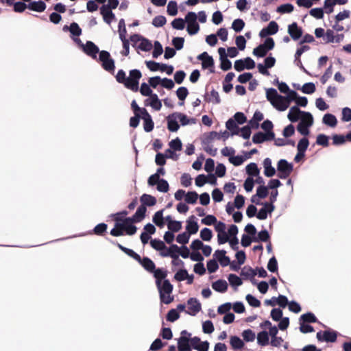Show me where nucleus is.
I'll return each mask as SVG.
<instances>
[{"mask_svg": "<svg viewBox=\"0 0 351 351\" xmlns=\"http://www.w3.org/2000/svg\"><path fill=\"white\" fill-rule=\"evenodd\" d=\"M141 77V72L138 69L131 70L128 77H126L125 72L123 70L120 69L115 76L119 83L123 84L125 87L134 92L138 90L139 80Z\"/></svg>", "mask_w": 351, "mask_h": 351, "instance_id": "1", "label": "nucleus"}, {"mask_svg": "<svg viewBox=\"0 0 351 351\" xmlns=\"http://www.w3.org/2000/svg\"><path fill=\"white\" fill-rule=\"evenodd\" d=\"M197 19V14L193 12H189L185 16V23H187L186 30L190 35H195L199 30Z\"/></svg>", "mask_w": 351, "mask_h": 351, "instance_id": "2", "label": "nucleus"}, {"mask_svg": "<svg viewBox=\"0 0 351 351\" xmlns=\"http://www.w3.org/2000/svg\"><path fill=\"white\" fill-rule=\"evenodd\" d=\"M99 60L101 62V65L104 70L108 72L114 71L115 68L114 61L110 58L109 52L107 51H100Z\"/></svg>", "mask_w": 351, "mask_h": 351, "instance_id": "3", "label": "nucleus"}, {"mask_svg": "<svg viewBox=\"0 0 351 351\" xmlns=\"http://www.w3.org/2000/svg\"><path fill=\"white\" fill-rule=\"evenodd\" d=\"M215 139H221V134L215 131L204 134L202 142L206 152H208V145Z\"/></svg>", "mask_w": 351, "mask_h": 351, "instance_id": "4", "label": "nucleus"}, {"mask_svg": "<svg viewBox=\"0 0 351 351\" xmlns=\"http://www.w3.org/2000/svg\"><path fill=\"white\" fill-rule=\"evenodd\" d=\"M166 119L167 122V129L172 132H177L180 128V125L178 124L179 117H178V112H173L171 114H169Z\"/></svg>", "mask_w": 351, "mask_h": 351, "instance_id": "5", "label": "nucleus"}, {"mask_svg": "<svg viewBox=\"0 0 351 351\" xmlns=\"http://www.w3.org/2000/svg\"><path fill=\"white\" fill-rule=\"evenodd\" d=\"M84 52L93 59L97 58V54L99 53V47L92 41H87L82 48Z\"/></svg>", "mask_w": 351, "mask_h": 351, "instance_id": "6", "label": "nucleus"}, {"mask_svg": "<svg viewBox=\"0 0 351 351\" xmlns=\"http://www.w3.org/2000/svg\"><path fill=\"white\" fill-rule=\"evenodd\" d=\"M275 134L274 132H261L256 133L253 137L252 141L254 143H261L267 141H271L274 139Z\"/></svg>", "mask_w": 351, "mask_h": 351, "instance_id": "7", "label": "nucleus"}, {"mask_svg": "<svg viewBox=\"0 0 351 351\" xmlns=\"http://www.w3.org/2000/svg\"><path fill=\"white\" fill-rule=\"evenodd\" d=\"M145 106H151L154 110L158 111L162 108V103L158 95L154 93L145 100Z\"/></svg>", "mask_w": 351, "mask_h": 351, "instance_id": "8", "label": "nucleus"}, {"mask_svg": "<svg viewBox=\"0 0 351 351\" xmlns=\"http://www.w3.org/2000/svg\"><path fill=\"white\" fill-rule=\"evenodd\" d=\"M187 304L189 305V308L188 311H186V313L191 315H195L201 311V304L196 298H191L188 300Z\"/></svg>", "mask_w": 351, "mask_h": 351, "instance_id": "9", "label": "nucleus"}, {"mask_svg": "<svg viewBox=\"0 0 351 351\" xmlns=\"http://www.w3.org/2000/svg\"><path fill=\"white\" fill-rule=\"evenodd\" d=\"M288 33L293 40H298L302 36V29L297 23L293 22L288 26Z\"/></svg>", "mask_w": 351, "mask_h": 351, "instance_id": "10", "label": "nucleus"}, {"mask_svg": "<svg viewBox=\"0 0 351 351\" xmlns=\"http://www.w3.org/2000/svg\"><path fill=\"white\" fill-rule=\"evenodd\" d=\"M293 168V165L288 162L285 159L280 160L277 165V170L278 172L285 176H289L292 172Z\"/></svg>", "mask_w": 351, "mask_h": 351, "instance_id": "11", "label": "nucleus"}, {"mask_svg": "<svg viewBox=\"0 0 351 351\" xmlns=\"http://www.w3.org/2000/svg\"><path fill=\"white\" fill-rule=\"evenodd\" d=\"M146 211V207L144 205H141L135 214L131 217H126V220L130 222H141L145 218Z\"/></svg>", "mask_w": 351, "mask_h": 351, "instance_id": "12", "label": "nucleus"}, {"mask_svg": "<svg viewBox=\"0 0 351 351\" xmlns=\"http://www.w3.org/2000/svg\"><path fill=\"white\" fill-rule=\"evenodd\" d=\"M264 207L259 210L256 215V217L260 220H264L267 217V213H271L274 211L275 207L274 204L265 202L263 204Z\"/></svg>", "mask_w": 351, "mask_h": 351, "instance_id": "13", "label": "nucleus"}, {"mask_svg": "<svg viewBox=\"0 0 351 351\" xmlns=\"http://www.w3.org/2000/svg\"><path fill=\"white\" fill-rule=\"evenodd\" d=\"M257 274L256 270L252 269L251 267L245 266L241 272V276L244 279L250 278V280L253 285H256V281L254 278V277Z\"/></svg>", "mask_w": 351, "mask_h": 351, "instance_id": "14", "label": "nucleus"}, {"mask_svg": "<svg viewBox=\"0 0 351 351\" xmlns=\"http://www.w3.org/2000/svg\"><path fill=\"white\" fill-rule=\"evenodd\" d=\"M143 120V128L146 132H149L153 130L154 123L152 119L151 115L149 114L147 110L144 111V114H142V118Z\"/></svg>", "mask_w": 351, "mask_h": 351, "instance_id": "15", "label": "nucleus"}, {"mask_svg": "<svg viewBox=\"0 0 351 351\" xmlns=\"http://www.w3.org/2000/svg\"><path fill=\"white\" fill-rule=\"evenodd\" d=\"M197 59L202 61L203 69H208L213 67L214 65V60L213 58L208 54L207 52H203L197 56Z\"/></svg>", "mask_w": 351, "mask_h": 351, "instance_id": "16", "label": "nucleus"}, {"mask_svg": "<svg viewBox=\"0 0 351 351\" xmlns=\"http://www.w3.org/2000/svg\"><path fill=\"white\" fill-rule=\"evenodd\" d=\"M226 252L225 250H217L214 253V256L220 263L221 265L226 267L230 263V259L228 256H226Z\"/></svg>", "mask_w": 351, "mask_h": 351, "instance_id": "17", "label": "nucleus"}, {"mask_svg": "<svg viewBox=\"0 0 351 351\" xmlns=\"http://www.w3.org/2000/svg\"><path fill=\"white\" fill-rule=\"evenodd\" d=\"M276 109L279 111H285L289 108V104L285 100L284 96L280 95L271 104Z\"/></svg>", "mask_w": 351, "mask_h": 351, "instance_id": "18", "label": "nucleus"}, {"mask_svg": "<svg viewBox=\"0 0 351 351\" xmlns=\"http://www.w3.org/2000/svg\"><path fill=\"white\" fill-rule=\"evenodd\" d=\"M111 10L106 6L100 8V13L103 16L104 21L108 24H110L115 19V15Z\"/></svg>", "mask_w": 351, "mask_h": 351, "instance_id": "19", "label": "nucleus"}, {"mask_svg": "<svg viewBox=\"0 0 351 351\" xmlns=\"http://www.w3.org/2000/svg\"><path fill=\"white\" fill-rule=\"evenodd\" d=\"M180 247L176 244H172L166 252H161L160 255L163 257L170 256L172 258H177Z\"/></svg>", "mask_w": 351, "mask_h": 351, "instance_id": "20", "label": "nucleus"}, {"mask_svg": "<svg viewBox=\"0 0 351 351\" xmlns=\"http://www.w3.org/2000/svg\"><path fill=\"white\" fill-rule=\"evenodd\" d=\"M303 112L298 106H293L290 108L287 117L291 122L294 123L299 120Z\"/></svg>", "mask_w": 351, "mask_h": 351, "instance_id": "21", "label": "nucleus"}, {"mask_svg": "<svg viewBox=\"0 0 351 351\" xmlns=\"http://www.w3.org/2000/svg\"><path fill=\"white\" fill-rule=\"evenodd\" d=\"M138 262L145 269L148 271L149 272H153L156 268L154 263L148 257L141 258L140 256V259L136 261Z\"/></svg>", "mask_w": 351, "mask_h": 351, "instance_id": "22", "label": "nucleus"}, {"mask_svg": "<svg viewBox=\"0 0 351 351\" xmlns=\"http://www.w3.org/2000/svg\"><path fill=\"white\" fill-rule=\"evenodd\" d=\"M178 351H191L190 339L180 337L178 339Z\"/></svg>", "mask_w": 351, "mask_h": 351, "instance_id": "23", "label": "nucleus"}, {"mask_svg": "<svg viewBox=\"0 0 351 351\" xmlns=\"http://www.w3.org/2000/svg\"><path fill=\"white\" fill-rule=\"evenodd\" d=\"M46 4L42 1H32L27 5V8L30 10L36 11L38 12H42L46 9Z\"/></svg>", "mask_w": 351, "mask_h": 351, "instance_id": "24", "label": "nucleus"}, {"mask_svg": "<svg viewBox=\"0 0 351 351\" xmlns=\"http://www.w3.org/2000/svg\"><path fill=\"white\" fill-rule=\"evenodd\" d=\"M64 32L69 31L72 36H79L82 34V29L77 23L73 22L70 26L64 25L62 28Z\"/></svg>", "mask_w": 351, "mask_h": 351, "instance_id": "25", "label": "nucleus"}, {"mask_svg": "<svg viewBox=\"0 0 351 351\" xmlns=\"http://www.w3.org/2000/svg\"><path fill=\"white\" fill-rule=\"evenodd\" d=\"M159 293L169 295L172 293L173 285L170 283L169 280H165L161 285L157 286Z\"/></svg>", "mask_w": 351, "mask_h": 351, "instance_id": "26", "label": "nucleus"}, {"mask_svg": "<svg viewBox=\"0 0 351 351\" xmlns=\"http://www.w3.org/2000/svg\"><path fill=\"white\" fill-rule=\"evenodd\" d=\"M264 174L265 176H274L276 169L271 165V160L266 158L263 161Z\"/></svg>", "mask_w": 351, "mask_h": 351, "instance_id": "27", "label": "nucleus"}, {"mask_svg": "<svg viewBox=\"0 0 351 351\" xmlns=\"http://www.w3.org/2000/svg\"><path fill=\"white\" fill-rule=\"evenodd\" d=\"M212 287L216 291L224 293L227 291L228 283L224 280H218L213 283Z\"/></svg>", "mask_w": 351, "mask_h": 351, "instance_id": "28", "label": "nucleus"}, {"mask_svg": "<svg viewBox=\"0 0 351 351\" xmlns=\"http://www.w3.org/2000/svg\"><path fill=\"white\" fill-rule=\"evenodd\" d=\"M134 223L128 221L126 220V218H124L122 226H123V231H125L127 234L133 235L136 233L137 228L133 225Z\"/></svg>", "mask_w": 351, "mask_h": 351, "instance_id": "29", "label": "nucleus"}, {"mask_svg": "<svg viewBox=\"0 0 351 351\" xmlns=\"http://www.w3.org/2000/svg\"><path fill=\"white\" fill-rule=\"evenodd\" d=\"M322 122L329 127L334 128L337 125V120L335 115L328 113L324 115Z\"/></svg>", "mask_w": 351, "mask_h": 351, "instance_id": "30", "label": "nucleus"}, {"mask_svg": "<svg viewBox=\"0 0 351 351\" xmlns=\"http://www.w3.org/2000/svg\"><path fill=\"white\" fill-rule=\"evenodd\" d=\"M141 202L143 204L142 205H144L145 207L146 206H152L156 204V199L151 195L143 194L141 197Z\"/></svg>", "mask_w": 351, "mask_h": 351, "instance_id": "31", "label": "nucleus"}, {"mask_svg": "<svg viewBox=\"0 0 351 351\" xmlns=\"http://www.w3.org/2000/svg\"><path fill=\"white\" fill-rule=\"evenodd\" d=\"M337 338V332L334 330H325L323 332L324 341L335 342Z\"/></svg>", "mask_w": 351, "mask_h": 351, "instance_id": "32", "label": "nucleus"}, {"mask_svg": "<svg viewBox=\"0 0 351 351\" xmlns=\"http://www.w3.org/2000/svg\"><path fill=\"white\" fill-rule=\"evenodd\" d=\"M178 117H179V122H180L181 125L185 126L187 125H192L196 123V119L194 118H189L186 114L178 112Z\"/></svg>", "mask_w": 351, "mask_h": 351, "instance_id": "33", "label": "nucleus"}, {"mask_svg": "<svg viewBox=\"0 0 351 351\" xmlns=\"http://www.w3.org/2000/svg\"><path fill=\"white\" fill-rule=\"evenodd\" d=\"M114 244V243H113ZM115 245L122 251L124 253H125L127 255H128L129 256L132 257V258H134L135 261H137V260H139L140 259V255L138 254L137 253H136L134 250H131V249H129V248H127L124 246H123L122 245H121L120 243H115Z\"/></svg>", "mask_w": 351, "mask_h": 351, "instance_id": "34", "label": "nucleus"}, {"mask_svg": "<svg viewBox=\"0 0 351 351\" xmlns=\"http://www.w3.org/2000/svg\"><path fill=\"white\" fill-rule=\"evenodd\" d=\"M153 222L159 228H162L165 225L163 218V210L157 211L153 216Z\"/></svg>", "mask_w": 351, "mask_h": 351, "instance_id": "35", "label": "nucleus"}, {"mask_svg": "<svg viewBox=\"0 0 351 351\" xmlns=\"http://www.w3.org/2000/svg\"><path fill=\"white\" fill-rule=\"evenodd\" d=\"M230 343L234 350H240L244 346L243 341L237 336H231Z\"/></svg>", "mask_w": 351, "mask_h": 351, "instance_id": "36", "label": "nucleus"}, {"mask_svg": "<svg viewBox=\"0 0 351 351\" xmlns=\"http://www.w3.org/2000/svg\"><path fill=\"white\" fill-rule=\"evenodd\" d=\"M226 128L231 132V135H238L239 133V129L232 119H230L226 121Z\"/></svg>", "mask_w": 351, "mask_h": 351, "instance_id": "37", "label": "nucleus"}, {"mask_svg": "<svg viewBox=\"0 0 351 351\" xmlns=\"http://www.w3.org/2000/svg\"><path fill=\"white\" fill-rule=\"evenodd\" d=\"M136 47L143 51H149L152 49V44L149 40L142 38Z\"/></svg>", "mask_w": 351, "mask_h": 351, "instance_id": "38", "label": "nucleus"}, {"mask_svg": "<svg viewBox=\"0 0 351 351\" xmlns=\"http://www.w3.org/2000/svg\"><path fill=\"white\" fill-rule=\"evenodd\" d=\"M301 116V121L300 123H303V124H305L309 127L313 125V117L310 112H304Z\"/></svg>", "mask_w": 351, "mask_h": 351, "instance_id": "39", "label": "nucleus"}, {"mask_svg": "<svg viewBox=\"0 0 351 351\" xmlns=\"http://www.w3.org/2000/svg\"><path fill=\"white\" fill-rule=\"evenodd\" d=\"M258 343L262 346L269 343V336L266 331L260 332L257 335Z\"/></svg>", "mask_w": 351, "mask_h": 351, "instance_id": "40", "label": "nucleus"}, {"mask_svg": "<svg viewBox=\"0 0 351 351\" xmlns=\"http://www.w3.org/2000/svg\"><path fill=\"white\" fill-rule=\"evenodd\" d=\"M246 172L247 176H259L260 171L258 166L254 162H251L246 166Z\"/></svg>", "mask_w": 351, "mask_h": 351, "instance_id": "41", "label": "nucleus"}, {"mask_svg": "<svg viewBox=\"0 0 351 351\" xmlns=\"http://www.w3.org/2000/svg\"><path fill=\"white\" fill-rule=\"evenodd\" d=\"M317 317L312 313H307L300 316V321L303 323H315Z\"/></svg>", "mask_w": 351, "mask_h": 351, "instance_id": "42", "label": "nucleus"}, {"mask_svg": "<svg viewBox=\"0 0 351 351\" xmlns=\"http://www.w3.org/2000/svg\"><path fill=\"white\" fill-rule=\"evenodd\" d=\"M186 229L187 230V233L190 234H194L197 232L199 229V226L197 222L195 221H187V225L186 227Z\"/></svg>", "mask_w": 351, "mask_h": 351, "instance_id": "43", "label": "nucleus"}, {"mask_svg": "<svg viewBox=\"0 0 351 351\" xmlns=\"http://www.w3.org/2000/svg\"><path fill=\"white\" fill-rule=\"evenodd\" d=\"M123 232L122 223H115L114 228L110 230V234L114 237H120L123 235Z\"/></svg>", "mask_w": 351, "mask_h": 351, "instance_id": "44", "label": "nucleus"}, {"mask_svg": "<svg viewBox=\"0 0 351 351\" xmlns=\"http://www.w3.org/2000/svg\"><path fill=\"white\" fill-rule=\"evenodd\" d=\"M151 246L158 251H162L163 250H166L167 247L165 243L159 239H153L150 241Z\"/></svg>", "mask_w": 351, "mask_h": 351, "instance_id": "45", "label": "nucleus"}, {"mask_svg": "<svg viewBox=\"0 0 351 351\" xmlns=\"http://www.w3.org/2000/svg\"><path fill=\"white\" fill-rule=\"evenodd\" d=\"M269 239V234L266 230H261L258 232L257 237L253 239V241L267 242Z\"/></svg>", "mask_w": 351, "mask_h": 351, "instance_id": "46", "label": "nucleus"}, {"mask_svg": "<svg viewBox=\"0 0 351 351\" xmlns=\"http://www.w3.org/2000/svg\"><path fill=\"white\" fill-rule=\"evenodd\" d=\"M171 26L175 29L182 30L185 27V19L176 18L171 22Z\"/></svg>", "mask_w": 351, "mask_h": 351, "instance_id": "47", "label": "nucleus"}, {"mask_svg": "<svg viewBox=\"0 0 351 351\" xmlns=\"http://www.w3.org/2000/svg\"><path fill=\"white\" fill-rule=\"evenodd\" d=\"M169 149H171L172 150L176 152V151H180L182 147V144L180 138H176L173 140H171L169 143Z\"/></svg>", "mask_w": 351, "mask_h": 351, "instance_id": "48", "label": "nucleus"}, {"mask_svg": "<svg viewBox=\"0 0 351 351\" xmlns=\"http://www.w3.org/2000/svg\"><path fill=\"white\" fill-rule=\"evenodd\" d=\"M167 12L170 16H176L178 14V5L177 3L173 1H171L169 2L167 5Z\"/></svg>", "mask_w": 351, "mask_h": 351, "instance_id": "49", "label": "nucleus"}, {"mask_svg": "<svg viewBox=\"0 0 351 351\" xmlns=\"http://www.w3.org/2000/svg\"><path fill=\"white\" fill-rule=\"evenodd\" d=\"M107 228L106 223H99L94 228L93 232L96 235L102 236L106 232Z\"/></svg>", "mask_w": 351, "mask_h": 351, "instance_id": "50", "label": "nucleus"}, {"mask_svg": "<svg viewBox=\"0 0 351 351\" xmlns=\"http://www.w3.org/2000/svg\"><path fill=\"white\" fill-rule=\"evenodd\" d=\"M309 145L308 138L306 137L302 138L300 140L297 145L298 151L305 153Z\"/></svg>", "mask_w": 351, "mask_h": 351, "instance_id": "51", "label": "nucleus"}, {"mask_svg": "<svg viewBox=\"0 0 351 351\" xmlns=\"http://www.w3.org/2000/svg\"><path fill=\"white\" fill-rule=\"evenodd\" d=\"M140 93L143 96L146 97H149L154 94L150 86L145 82L142 83L141 85Z\"/></svg>", "mask_w": 351, "mask_h": 351, "instance_id": "52", "label": "nucleus"}, {"mask_svg": "<svg viewBox=\"0 0 351 351\" xmlns=\"http://www.w3.org/2000/svg\"><path fill=\"white\" fill-rule=\"evenodd\" d=\"M280 95L278 94V92L275 88H270L266 90V97L271 104V101H274Z\"/></svg>", "mask_w": 351, "mask_h": 351, "instance_id": "53", "label": "nucleus"}, {"mask_svg": "<svg viewBox=\"0 0 351 351\" xmlns=\"http://www.w3.org/2000/svg\"><path fill=\"white\" fill-rule=\"evenodd\" d=\"M212 230L208 228H203L200 232V237L203 241H209L212 239Z\"/></svg>", "mask_w": 351, "mask_h": 351, "instance_id": "54", "label": "nucleus"}, {"mask_svg": "<svg viewBox=\"0 0 351 351\" xmlns=\"http://www.w3.org/2000/svg\"><path fill=\"white\" fill-rule=\"evenodd\" d=\"M208 101L213 104H219L220 103V97L217 91L215 90H212L210 94L208 95Z\"/></svg>", "mask_w": 351, "mask_h": 351, "instance_id": "55", "label": "nucleus"}, {"mask_svg": "<svg viewBox=\"0 0 351 351\" xmlns=\"http://www.w3.org/2000/svg\"><path fill=\"white\" fill-rule=\"evenodd\" d=\"M153 272L154 274V277L156 279V285L157 286H159L161 282V280L165 278L167 276V273L160 269H155Z\"/></svg>", "mask_w": 351, "mask_h": 351, "instance_id": "56", "label": "nucleus"}, {"mask_svg": "<svg viewBox=\"0 0 351 351\" xmlns=\"http://www.w3.org/2000/svg\"><path fill=\"white\" fill-rule=\"evenodd\" d=\"M244 26H245L244 21L240 19L234 20V21L232 23V28L236 32H240L243 29Z\"/></svg>", "mask_w": 351, "mask_h": 351, "instance_id": "57", "label": "nucleus"}, {"mask_svg": "<svg viewBox=\"0 0 351 351\" xmlns=\"http://www.w3.org/2000/svg\"><path fill=\"white\" fill-rule=\"evenodd\" d=\"M167 22L164 16L160 15L154 17L152 20V25L156 27H162Z\"/></svg>", "mask_w": 351, "mask_h": 351, "instance_id": "58", "label": "nucleus"}, {"mask_svg": "<svg viewBox=\"0 0 351 351\" xmlns=\"http://www.w3.org/2000/svg\"><path fill=\"white\" fill-rule=\"evenodd\" d=\"M301 90L305 94H312L315 91V86L312 82L305 83L302 86Z\"/></svg>", "mask_w": 351, "mask_h": 351, "instance_id": "59", "label": "nucleus"}, {"mask_svg": "<svg viewBox=\"0 0 351 351\" xmlns=\"http://www.w3.org/2000/svg\"><path fill=\"white\" fill-rule=\"evenodd\" d=\"M179 317H180L179 313L176 309H173V308L169 311V312L167 313V315L166 316L167 320L169 322H173L176 321L177 319H179Z\"/></svg>", "mask_w": 351, "mask_h": 351, "instance_id": "60", "label": "nucleus"}, {"mask_svg": "<svg viewBox=\"0 0 351 351\" xmlns=\"http://www.w3.org/2000/svg\"><path fill=\"white\" fill-rule=\"evenodd\" d=\"M198 195L196 192H188L185 196V201L188 204H193L196 203Z\"/></svg>", "mask_w": 351, "mask_h": 351, "instance_id": "61", "label": "nucleus"}, {"mask_svg": "<svg viewBox=\"0 0 351 351\" xmlns=\"http://www.w3.org/2000/svg\"><path fill=\"white\" fill-rule=\"evenodd\" d=\"M267 51H268L265 48V46L260 45L254 49L253 54L257 57H264L266 56Z\"/></svg>", "mask_w": 351, "mask_h": 351, "instance_id": "62", "label": "nucleus"}, {"mask_svg": "<svg viewBox=\"0 0 351 351\" xmlns=\"http://www.w3.org/2000/svg\"><path fill=\"white\" fill-rule=\"evenodd\" d=\"M202 330L204 333H212L215 330L213 322L210 320L204 322L202 324Z\"/></svg>", "mask_w": 351, "mask_h": 351, "instance_id": "63", "label": "nucleus"}, {"mask_svg": "<svg viewBox=\"0 0 351 351\" xmlns=\"http://www.w3.org/2000/svg\"><path fill=\"white\" fill-rule=\"evenodd\" d=\"M342 117L343 121L348 122L351 121V109L348 107H345L342 109Z\"/></svg>", "mask_w": 351, "mask_h": 351, "instance_id": "64", "label": "nucleus"}]
</instances>
